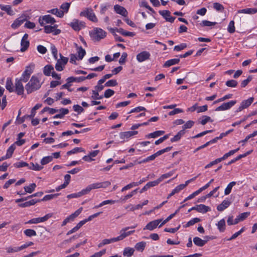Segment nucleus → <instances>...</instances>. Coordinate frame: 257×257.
<instances>
[{"mask_svg": "<svg viewBox=\"0 0 257 257\" xmlns=\"http://www.w3.org/2000/svg\"><path fill=\"white\" fill-rule=\"evenodd\" d=\"M38 21L40 25L42 26L46 24H54L55 23L54 18L49 15L40 16Z\"/></svg>", "mask_w": 257, "mask_h": 257, "instance_id": "7", "label": "nucleus"}, {"mask_svg": "<svg viewBox=\"0 0 257 257\" xmlns=\"http://www.w3.org/2000/svg\"><path fill=\"white\" fill-rule=\"evenodd\" d=\"M213 8L217 11L218 12H223L224 10V7L221 4L218 3H215L213 4Z\"/></svg>", "mask_w": 257, "mask_h": 257, "instance_id": "54", "label": "nucleus"}, {"mask_svg": "<svg viewBox=\"0 0 257 257\" xmlns=\"http://www.w3.org/2000/svg\"><path fill=\"white\" fill-rule=\"evenodd\" d=\"M116 202V201L113 200H105V201H103V202H102L99 205L95 206L94 207V208H99V207H102L103 205H105L106 204H114V203H115Z\"/></svg>", "mask_w": 257, "mask_h": 257, "instance_id": "46", "label": "nucleus"}, {"mask_svg": "<svg viewBox=\"0 0 257 257\" xmlns=\"http://www.w3.org/2000/svg\"><path fill=\"white\" fill-rule=\"evenodd\" d=\"M59 195V193L46 195L43 197V199H40V200H41V201H47L48 200H50L54 198H56Z\"/></svg>", "mask_w": 257, "mask_h": 257, "instance_id": "42", "label": "nucleus"}, {"mask_svg": "<svg viewBox=\"0 0 257 257\" xmlns=\"http://www.w3.org/2000/svg\"><path fill=\"white\" fill-rule=\"evenodd\" d=\"M6 250L8 253H13L20 251L21 248L20 247H8L6 248Z\"/></svg>", "mask_w": 257, "mask_h": 257, "instance_id": "60", "label": "nucleus"}, {"mask_svg": "<svg viewBox=\"0 0 257 257\" xmlns=\"http://www.w3.org/2000/svg\"><path fill=\"white\" fill-rule=\"evenodd\" d=\"M151 57L150 53L146 51H144L139 53L137 55V60L139 62H143L145 61L150 59Z\"/></svg>", "mask_w": 257, "mask_h": 257, "instance_id": "13", "label": "nucleus"}, {"mask_svg": "<svg viewBox=\"0 0 257 257\" xmlns=\"http://www.w3.org/2000/svg\"><path fill=\"white\" fill-rule=\"evenodd\" d=\"M31 166L29 167V169L31 170H35V171H40L43 168V167L42 166H40L37 163L35 164L33 163H31Z\"/></svg>", "mask_w": 257, "mask_h": 257, "instance_id": "53", "label": "nucleus"}, {"mask_svg": "<svg viewBox=\"0 0 257 257\" xmlns=\"http://www.w3.org/2000/svg\"><path fill=\"white\" fill-rule=\"evenodd\" d=\"M81 16L86 17L88 20L93 22H97V18L91 9H86L80 14Z\"/></svg>", "mask_w": 257, "mask_h": 257, "instance_id": "6", "label": "nucleus"}, {"mask_svg": "<svg viewBox=\"0 0 257 257\" xmlns=\"http://www.w3.org/2000/svg\"><path fill=\"white\" fill-rule=\"evenodd\" d=\"M70 26L75 31L81 30L85 27V23L78 20H74L70 24Z\"/></svg>", "mask_w": 257, "mask_h": 257, "instance_id": "11", "label": "nucleus"}, {"mask_svg": "<svg viewBox=\"0 0 257 257\" xmlns=\"http://www.w3.org/2000/svg\"><path fill=\"white\" fill-rule=\"evenodd\" d=\"M42 84V83L40 81L37 77L33 76L29 82L26 85L25 89L27 93L30 94L38 90Z\"/></svg>", "mask_w": 257, "mask_h": 257, "instance_id": "2", "label": "nucleus"}, {"mask_svg": "<svg viewBox=\"0 0 257 257\" xmlns=\"http://www.w3.org/2000/svg\"><path fill=\"white\" fill-rule=\"evenodd\" d=\"M257 13V9L255 8H247L244 9L240 10L238 11V13L246 14H253Z\"/></svg>", "mask_w": 257, "mask_h": 257, "instance_id": "27", "label": "nucleus"}, {"mask_svg": "<svg viewBox=\"0 0 257 257\" xmlns=\"http://www.w3.org/2000/svg\"><path fill=\"white\" fill-rule=\"evenodd\" d=\"M106 33H89L90 37L92 41L97 42L106 37Z\"/></svg>", "mask_w": 257, "mask_h": 257, "instance_id": "21", "label": "nucleus"}, {"mask_svg": "<svg viewBox=\"0 0 257 257\" xmlns=\"http://www.w3.org/2000/svg\"><path fill=\"white\" fill-rule=\"evenodd\" d=\"M185 133V132L184 130L180 131L173 138L171 139V142H175L179 141Z\"/></svg>", "mask_w": 257, "mask_h": 257, "instance_id": "32", "label": "nucleus"}, {"mask_svg": "<svg viewBox=\"0 0 257 257\" xmlns=\"http://www.w3.org/2000/svg\"><path fill=\"white\" fill-rule=\"evenodd\" d=\"M227 30L228 32H234L235 31L234 22L231 21L228 26Z\"/></svg>", "mask_w": 257, "mask_h": 257, "instance_id": "64", "label": "nucleus"}, {"mask_svg": "<svg viewBox=\"0 0 257 257\" xmlns=\"http://www.w3.org/2000/svg\"><path fill=\"white\" fill-rule=\"evenodd\" d=\"M208 122H213V120L210 116L207 115H203L202 118L199 119V122L202 125L206 124Z\"/></svg>", "mask_w": 257, "mask_h": 257, "instance_id": "33", "label": "nucleus"}, {"mask_svg": "<svg viewBox=\"0 0 257 257\" xmlns=\"http://www.w3.org/2000/svg\"><path fill=\"white\" fill-rule=\"evenodd\" d=\"M161 219L155 220L149 222L144 228V230H153L155 229L161 221Z\"/></svg>", "mask_w": 257, "mask_h": 257, "instance_id": "18", "label": "nucleus"}, {"mask_svg": "<svg viewBox=\"0 0 257 257\" xmlns=\"http://www.w3.org/2000/svg\"><path fill=\"white\" fill-rule=\"evenodd\" d=\"M0 8L2 10L6 12L9 15H14V12L10 6L0 5Z\"/></svg>", "mask_w": 257, "mask_h": 257, "instance_id": "34", "label": "nucleus"}, {"mask_svg": "<svg viewBox=\"0 0 257 257\" xmlns=\"http://www.w3.org/2000/svg\"><path fill=\"white\" fill-rule=\"evenodd\" d=\"M34 67V65H30L28 66H27L25 71L23 73L21 78L18 79V80H20V82L22 83V82H27L29 80L31 75L33 72V69Z\"/></svg>", "mask_w": 257, "mask_h": 257, "instance_id": "5", "label": "nucleus"}, {"mask_svg": "<svg viewBox=\"0 0 257 257\" xmlns=\"http://www.w3.org/2000/svg\"><path fill=\"white\" fill-rule=\"evenodd\" d=\"M210 210V208L208 206H206L205 205H204V204L198 205V212H199L205 213Z\"/></svg>", "mask_w": 257, "mask_h": 257, "instance_id": "38", "label": "nucleus"}, {"mask_svg": "<svg viewBox=\"0 0 257 257\" xmlns=\"http://www.w3.org/2000/svg\"><path fill=\"white\" fill-rule=\"evenodd\" d=\"M230 204V202L228 200H224L222 203L218 205L217 207V209L219 211H222L225 208H227Z\"/></svg>", "mask_w": 257, "mask_h": 257, "instance_id": "26", "label": "nucleus"}, {"mask_svg": "<svg viewBox=\"0 0 257 257\" xmlns=\"http://www.w3.org/2000/svg\"><path fill=\"white\" fill-rule=\"evenodd\" d=\"M114 94V91L111 89H108L105 90L104 94V97L105 98H109L112 96Z\"/></svg>", "mask_w": 257, "mask_h": 257, "instance_id": "62", "label": "nucleus"}, {"mask_svg": "<svg viewBox=\"0 0 257 257\" xmlns=\"http://www.w3.org/2000/svg\"><path fill=\"white\" fill-rule=\"evenodd\" d=\"M244 230V228L242 227L239 231L237 232L234 233L229 238L227 239V240L230 241L236 238L238 235H239Z\"/></svg>", "mask_w": 257, "mask_h": 257, "instance_id": "61", "label": "nucleus"}, {"mask_svg": "<svg viewBox=\"0 0 257 257\" xmlns=\"http://www.w3.org/2000/svg\"><path fill=\"white\" fill-rule=\"evenodd\" d=\"M180 59L178 58L172 59L167 61L164 64V67H168L172 65L177 64L179 63Z\"/></svg>", "mask_w": 257, "mask_h": 257, "instance_id": "28", "label": "nucleus"}, {"mask_svg": "<svg viewBox=\"0 0 257 257\" xmlns=\"http://www.w3.org/2000/svg\"><path fill=\"white\" fill-rule=\"evenodd\" d=\"M118 83L116 80L115 79H111L107 81L104 86L106 87H113L117 85Z\"/></svg>", "mask_w": 257, "mask_h": 257, "instance_id": "52", "label": "nucleus"}, {"mask_svg": "<svg viewBox=\"0 0 257 257\" xmlns=\"http://www.w3.org/2000/svg\"><path fill=\"white\" fill-rule=\"evenodd\" d=\"M41 202V200L40 199H32L29 201L25 202L23 203L20 204H19V206L20 207H23V208L27 207H29V206H30L32 205H34L37 202Z\"/></svg>", "mask_w": 257, "mask_h": 257, "instance_id": "23", "label": "nucleus"}, {"mask_svg": "<svg viewBox=\"0 0 257 257\" xmlns=\"http://www.w3.org/2000/svg\"><path fill=\"white\" fill-rule=\"evenodd\" d=\"M135 251V249L132 247H125L123 251V255L126 257L132 256Z\"/></svg>", "mask_w": 257, "mask_h": 257, "instance_id": "31", "label": "nucleus"}, {"mask_svg": "<svg viewBox=\"0 0 257 257\" xmlns=\"http://www.w3.org/2000/svg\"><path fill=\"white\" fill-rule=\"evenodd\" d=\"M70 82H81L85 80V76H80L79 77H70L69 79Z\"/></svg>", "mask_w": 257, "mask_h": 257, "instance_id": "49", "label": "nucleus"}, {"mask_svg": "<svg viewBox=\"0 0 257 257\" xmlns=\"http://www.w3.org/2000/svg\"><path fill=\"white\" fill-rule=\"evenodd\" d=\"M53 213H48L43 217H37L31 219L26 222V224H37L41 222H43L48 220L49 218L52 217Z\"/></svg>", "mask_w": 257, "mask_h": 257, "instance_id": "9", "label": "nucleus"}, {"mask_svg": "<svg viewBox=\"0 0 257 257\" xmlns=\"http://www.w3.org/2000/svg\"><path fill=\"white\" fill-rule=\"evenodd\" d=\"M16 149V146L15 144L12 145L9 149L7 150V155L8 156V157H9L10 158L12 156L13 154Z\"/></svg>", "mask_w": 257, "mask_h": 257, "instance_id": "48", "label": "nucleus"}, {"mask_svg": "<svg viewBox=\"0 0 257 257\" xmlns=\"http://www.w3.org/2000/svg\"><path fill=\"white\" fill-rule=\"evenodd\" d=\"M25 22L26 23L24 25L25 28L29 29H33L35 28L36 24L34 22L28 21V20L25 21Z\"/></svg>", "mask_w": 257, "mask_h": 257, "instance_id": "55", "label": "nucleus"}, {"mask_svg": "<svg viewBox=\"0 0 257 257\" xmlns=\"http://www.w3.org/2000/svg\"><path fill=\"white\" fill-rule=\"evenodd\" d=\"M24 232L26 236L29 237L36 236L37 235L35 230L32 229H27L24 230Z\"/></svg>", "mask_w": 257, "mask_h": 257, "instance_id": "47", "label": "nucleus"}, {"mask_svg": "<svg viewBox=\"0 0 257 257\" xmlns=\"http://www.w3.org/2000/svg\"><path fill=\"white\" fill-rule=\"evenodd\" d=\"M185 187V185H184V184L179 185L172 191V192H171V195H174L176 193L179 192L181 190H183Z\"/></svg>", "mask_w": 257, "mask_h": 257, "instance_id": "43", "label": "nucleus"}, {"mask_svg": "<svg viewBox=\"0 0 257 257\" xmlns=\"http://www.w3.org/2000/svg\"><path fill=\"white\" fill-rule=\"evenodd\" d=\"M236 184V182L232 181L229 183L224 190V194L225 195H228L231 192L232 187Z\"/></svg>", "mask_w": 257, "mask_h": 257, "instance_id": "39", "label": "nucleus"}, {"mask_svg": "<svg viewBox=\"0 0 257 257\" xmlns=\"http://www.w3.org/2000/svg\"><path fill=\"white\" fill-rule=\"evenodd\" d=\"M172 148V147H168L164 149L161 150L157 152L156 153H155V154H153L152 155L149 156L147 158L148 161L149 162V161H153V160H155L156 157H157L161 155L162 154H163L166 152H169V151H170L171 150Z\"/></svg>", "mask_w": 257, "mask_h": 257, "instance_id": "15", "label": "nucleus"}, {"mask_svg": "<svg viewBox=\"0 0 257 257\" xmlns=\"http://www.w3.org/2000/svg\"><path fill=\"white\" fill-rule=\"evenodd\" d=\"M146 245V242L145 241H141L139 242L135 245V248L138 251H140L142 252Z\"/></svg>", "mask_w": 257, "mask_h": 257, "instance_id": "37", "label": "nucleus"}, {"mask_svg": "<svg viewBox=\"0 0 257 257\" xmlns=\"http://www.w3.org/2000/svg\"><path fill=\"white\" fill-rule=\"evenodd\" d=\"M138 131H128L125 132H121L120 133V138L121 139L125 138H129L130 137L138 134Z\"/></svg>", "mask_w": 257, "mask_h": 257, "instance_id": "24", "label": "nucleus"}, {"mask_svg": "<svg viewBox=\"0 0 257 257\" xmlns=\"http://www.w3.org/2000/svg\"><path fill=\"white\" fill-rule=\"evenodd\" d=\"M237 84V82L233 79L228 80L225 83L226 85L229 87H235Z\"/></svg>", "mask_w": 257, "mask_h": 257, "instance_id": "51", "label": "nucleus"}, {"mask_svg": "<svg viewBox=\"0 0 257 257\" xmlns=\"http://www.w3.org/2000/svg\"><path fill=\"white\" fill-rule=\"evenodd\" d=\"M159 13L166 20V21L171 23L174 22L175 18H173L171 16L170 13L169 11H161L159 12Z\"/></svg>", "mask_w": 257, "mask_h": 257, "instance_id": "22", "label": "nucleus"}, {"mask_svg": "<svg viewBox=\"0 0 257 257\" xmlns=\"http://www.w3.org/2000/svg\"><path fill=\"white\" fill-rule=\"evenodd\" d=\"M118 241V239H117V237H113L110 239H104L102 240V242L98 244V247H101L102 246L111 243L112 242Z\"/></svg>", "mask_w": 257, "mask_h": 257, "instance_id": "25", "label": "nucleus"}, {"mask_svg": "<svg viewBox=\"0 0 257 257\" xmlns=\"http://www.w3.org/2000/svg\"><path fill=\"white\" fill-rule=\"evenodd\" d=\"M85 150L82 148H75L71 151L67 152V155H71L73 154L77 153L78 152H85Z\"/></svg>", "mask_w": 257, "mask_h": 257, "instance_id": "44", "label": "nucleus"}, {"mask_svg": "<svg viewBox=\"0 0 257 257\" xmlns=\"http://www.w3.org/2000/svg\"><path fill=\"white\" fill-rule=\"evenodd\" d=\"M218 229L220 232H223L225 229V222L224 219H221L216 224Z\"/></svg>", "mask_w": 257, "mask_h": 257, "instance_id": "36", "label": "nucleus"}, {"mask_svg": "<svg viewBox=\"0 0 257 257\" xmlns=\"http://www.w3.org/2000/svg\"><path fill=\"white\" fill-rule=\"evenodd\" d=\"M201 221L200 219L199 218H194L189 221L187 224L185 225V227H189L190 226L193 225L196 223H198Z\"/></svg>", "mask_w": 257, "mask_h": 257, "instance_id": "56", "label": "nucleus"}, {"mask_svg": "<svg viewBox=\"0 0 257 257\" xmlns=\"http://www.w3.org/2000/svg\"><path fill=\"white\" fill-rule=\"evenodd\" d=\"M194 124V121L193 120H188L186 123L182 126L183 129L185 131V129L191 128Z\"/></svg>", "mask_w": 257, "mask_h": 257, "instance_id": "59", "label": "nucleus"}, {"mask_svg": "<svg viewBox=\"0 0 257 257\" xmlns=\"http://www.w3.org/2000/svg\"><path fill=\"white\" fill-rule=\"evenodd\" d=\"M28 39V35L27 33H25L24 36L23 37L21 42V45L22 46L21 51L22 52H25L26 50H27L29 46L30 43Z\"/></svg>", "mask_w": 257, "mask_h": 257, "instance_id": "17", "label": "nucleus"}, {"mask_svg": "<svg viewBox=\"0 0 257 257\" xmlns=\"http://www.w3.org/2000/svg\"><path fill=\"white\" fill-rule=\"evenodd\" d=\"M36 187V184L32 183L28 186L24 187L25 192L26 193H31L35 190V189Z\"/></svg>", "mask_w": 257, "mask_h": 257, "instance_id": "40", "label": "nucleus"}, {"mask_svg": "<svg viewBox=\"0 0 257 257\" xmlns=\"http://www.w3.org/2000/svg\"><path fill=\"white\" fill-rule=\"evenodd\" d=\"M70 6V3H65L61 6V9H62L63 11L59 10L58 9H53L48 11L47 12L55 15L58 17L62 18L64 14L68 12Z\"/></svg>", "mask_w": 257, "mask_h": 257, "instance_id": "4", "label": "nucleus"}, {"mask_svg": "<svg viewBox=\"0 0 257 257\" xmlns=\"http://www.w3.org/2000/svg\"><path fill=\"white\" fill-rule=\"evenodd\" d=\"M174 174V171H171V172H170L168 173H166V174H163L162 175H161L159 178H158L159 179V181H160V182H161V181H162L164 179H166V178H168L171 176H172Z\"/></svg>", "mask_w": 257, "mask_h": 257, "instance_id": "58", "label": "nucleus"}, {"mask_svg": "<svg viewBox=\"0 0 257 257\" xmlns=\"http://www.w3.org/2000/svg\"><path fill=\"white\" fill-rule=\"evenodd\" d=\"M54 70V67L51 65H47L44 67L43 73L45 75L49 76L51 75L52 71Z\"/></svg>", "mask_w": 257, "mask_h": 257, "instance_id": "30", "label": "nucleus"}, {"mask_svg": "<svg viewBox=\"0 0 257 257\" xmlns=\"http://www.w3.org/2000/svg\"><path fill=\"white\" fill-rule=\"evenodd\" d=\"M53 160V156H46L42 158L41 160V164L42 165H45L51 162Z\"/></svg>", "mask_w": 257, "mask_h": 257, "instance_id": "45", "label": "nucleus"}, {"mask_svg": "<svg viewBox=\"0 0 257 257\" xmlns=\"http://www.w3.org/2000/svg\"><path fill=\"white\" fill-rule=\"evenodd\" d=\"M114 11L118 14H119L122 16L125 17L127 15V12L126 10L123 7L119 5H116L114 6Z\"/></svg>", "mask_w": 257, "mask_h": 257, "instance_id": "20", "label": "nucleus"}, {"mask_svg": "<svg viewBox=\"0 0 257 257\" xmlns=\"http://www.w3.org/2000/svg\"><path fill=\"white\" fill-rule=\"evenodd\" d=\"M13 82L11 78H8L7 79L6 88L7 90H8L10 92L14 91V88L13 86Z\"/></svg>", "mask_w": 257, "mask_h": 257, "instance_id": "35", "label": "nucleus"}, {"mask_svg": "<svg viewBox=\"0 0 257 257\" xmlns=\"http://www.w3.org/2000/svg\"><path fill=\"white\" fill-rule=\"evenodd\" d=\"M42 104L38 103L33 107L31 110V114L29 115L30 118H33L35 116L36 113V111L39 109L42 106Z\"/></svg>", "mask_w": 257, "mask_h": 257, "instance_id": "41", "label": "nucleus"}, {"mask_svg": "<svg viewBox=\"0 0 257 257\" xmlns=\"http://www.w3.org/2000/svg\"><path fill=\"white\" fill-rule=\"evenodd\" d=\"M77 52L78 54V58L79 60L82 59L86 54L85 50L83 49L81 47L79 49Z\"/></svg>", "mask_w": 257, "mask_h": 257, "instance_id": "63", "label": "nucleus"}, {"mask_svg": "<svg viewBox=\"0 0 257 257\" xmlns=\"http://www.w3.org/2000/svg\"><path fill=\"white\" fill-rule=\"evenodd\" d=\"M232 94H228L227 95H225L223 97H221L220 98H219L218 99L214 101L213 102V104L219 103L220 102L223 101H224V100H225L226 99L231 98L232 97Z\"/></svg>", "mask_w": 257, "mask_h": 257, "instance_id": "50", "label": "nucleus"}, {"mask_svg": "<svg viewBox=\"0 0 257 257\" xmlns=\"http://www.w3.org/2000/svg\"><path fill=\"white\" fill-rule=\"evenodd\" d=\"M164 133V131H157L148 134L146 137L147 138H156L163 135Z\"/></svg>", "mask_w": 257, "mask_h": 257, "instance_id": "29", "label": "nucleus"}, {"mask_svg": "<svg viewBox=\"0 0 257 257\" xmlns=\"http://www.w3.org/2000/svg\"><path fill=\"white\" fill-rule=\"evenodd\" d=\"M217 23L216 22H212L207 20H204L201 23L202 26L208 27H213Z\"/></svg>", "mask_w": 257, "mask_h": 257, "instance_id": "57", "label": "nucleus"}, {"mask_svg": "<svg viewBox=\"0 0 257 257\" xmlns=\"http://www.w3.org/2000/svg\"><path fill=\"white\" fill-rule=\"evenodd\" d=\"M136 227V226H133L131 227H126L125 228H122L120 231V235L117 236V239H118V241L121 240L123 239L126 237L132 234L135 232V230H130L128 231H126L128 229L130 228H135Z\"/></svg>", "mask_w": 257, "mask_h": 257, "instance_id": "10", "label": "nucleus"}, {"mask_svg": "<svg viewBox=\"0 0 257 257\" xmlns=\"http://www.w3.org/2000/svg\"><path fill=\"white\" fill-rule=\"evenodd\" d=\"M30 14V11L23 12L12 24V27L14 29H17L20 27L25 21L29 20L31 18Z\"/></svg>", "mask_w": 257, "mask_h": 257, "instance_id": "3", "label": "nucleus"}, {"mask_svg": "<svg viewBox=\"0 0 257 257\" xmlns=\"http://www.w3.org/2000/svg\"><path fill=\"white\" fill-rule=\"evenodd\" d=\"M204 238H207V239L203 240L199 237H195L193 238V242L194 244L197 246L202 247L207 242L208 239L213 238L212 237L208 236H206L204 237Z\"/></svg>", "mask_w": 257, "mask_h": 257, "instance_id": "19", "label": "nucleus"}, {"mask_svg": "<svg viewBox=\"0 0 257 257\" xmlns=\"http://www.w3.org/2000/svg\"><path fill=\"white\" fill-rule=\"evenodd\" d=\"M60 59H57V61L55 65V68L58 71H62L68 61V58L63 56L61 54H60Z\"/></svg>", "mask_w": 257, "mask_h": 257, "instance_id": "8", "label": "nucleus"}, {"mask_svg": "<svg viewBox=\"0 0 257 257\" xmlns=\"http://www.w3.org/2000/svg\"><path fill=\"white\" fill-rule=\"evenodd\" d=\"M254 98L253 97H250L246 100L242 101L240 104L239 107L236 109V112H238L241 111L242 110L247 108L251 105L253 101Z\"/></svg>", "mask_w": 257, "mask_h": 257, "instance_id": "12", "label": "nucleus"}, {"mask_svg": "<svg viewBox=\"0 0 257 257\" xmlns=\"http://www.w3.org/2000/svg\"><path fill=\"white\" fill-rule=\"evenodd\" d=\"M110 184V182L108 181L93 183L88 185L86 188L82 190L79 192L67 195V197L68 199L80 197L84 195L88 194L93 189L106 188L109 186Z\"/></svg>", "mask_w": 257, "mask_h": 257, "instance_id": "1", "label": "nucleus"}, {"mask_svg": "<svg viewBox=\"0 0 257 257\" xmlns=\"http://www.w3.org/2000/svg\"><path fill=\"white\" fill-rule=\"evenodd\" d=\"M14 91L19 95L23 94L24 91V88L23 85L20 80H18V79H16L15 84Z\"/></svg>", "mask_w": 257, "mask_h": 257, "instance_id": "16", "label": "nucleus"}, {"mask_svg": "<svg viewBox=\"0 0 257 257\" xmlns=\"http://www.w3.org/2000/svg\"><path fill=\"white\" fill-rule=\"evenodd\" d=\"M236 103V100H231L229 102L223 103L215 109V111H222L230 109Z\"/></svg>", "mask_w": 257, "mask_h": 257, "instance_id": "14", "label": "nucleus"}]
</instances>
